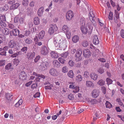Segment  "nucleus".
Listing matches in <instances>:
<instances>
[{"instance_id":"f257e3e1","label":"nucleus","mask_w":124,"mask_h":124,"mask_svg":"<svg viewBox=\"0 0 124 124\" xmlns=\"http://www.w3.org/2000/svg\"><path fill=\"white\" fill-rule=\"evenodd\" d=\"M50 27L48 30V32L50 35H52L54 33L55 31L58 30V28L56 24H51L50 25Z\"/></svg>"},{"instance_id":"f03ea898","label":"nucleus","mask_w":124,"mask_h":124,"mask_svg":"<svg viewBox=\"0 0 124 124\" xmlns=\"http://www.w3.org/2000/svg\"><path fill=\"white\" fill-rule=\"evenodd\" d=\"M36 74V76L37 77H36L35 78V81L36 82H42L43 81V80L42 78L44 79L46 77L44 75L39 74H36Z\"/></svg>"},{"instance_id":"7ed1b4c3","label":"nucleus","mask_w":124,"mask_h":124,"mask_svg":"<svg viewBox=\"0 0 124 124\" xmlns=\"http://www.w3.org/2000/svg\"><path fill=\"white\" fill-rule=\"evenodd\" d=\"M49 52V48L45 46H43L41 48V54L44 55L47 54Z\"/></svg>"},{"instance_id":"20e7f679","label":"nucleus","mask_w":124,"mask_h":124,"mask_svg":"<svg viewBox=\"0 0 124 124\" xmlns=\"http://www.w3.org/2000/svg\"><path fill=\"white\" fill-rule=\"evenodd\" d=\"M74 16L73 12L72 11H68L66 15V17L67 20L70 21L71 20Z\"/></svg>"},{"instance_id":"39448f33","label":"nucleus","mask_w":124,"mask_h":124,"mask_svg":"<svg viewBox=\"0 0 124 124\" xmlns=\"http://www.w3.org/2000/svg\"><path fill=\"white\" fill-rule=\"evenodd\" d=\"M83 55L84 57L88 58L91 55V53L88 49H85L83 51Z\"/></svg>"},{"instance_id":"423d86ee","label":"nucleus","mask_w":124,"mask_h":124,"mask_svg":"<svg viewBox=\"0 0 124 124\" xmlns=\"http://www.w3.org/2000/svg\"><path fill=\"white\" fill-rule=\"evenodd\" d=\"M27 78L26 74L24 71H22L20 72L19 76V79L21 80H26Z\"/></svg>"},{"instance_id":"0eeeda50","label":"nucleus","mask_w":124,"mask_h":124,"mask_svg":"<svg viewBox=\"0 0 124 124\" xmlns=\"http://www.w3.org/2000/svg\"><path fill=\"white\" fill-rule=\"evenodd\" d=\"M92 96L94 98L97 97L99 95V90L95 89L93 90L92 93Z\"/></svg>"},{"instance_id":"6e6552de","label":"nucleus","mask_w":124,"mask_h":124,"mask_svg":"<svg viewBox=\"0 0 124 124\" xmlns=\"http://www.w3.org/2000/svg\"><path fill=\"white\" fill-rule=\"evenodd\" d=\"M10 34H12L13 35L16 36L19 35V31L17 29H13L11 31H10Z\"/></svg>"},{"instance_id":"1a4fd4ad","label":"nucleus","mask_w":124,"mask_h":124,"mask_svg":"<svg viewBox=\"0 0 124 124\" xmlns=\"http://www.w3.org/2000/svg\"><path fill=\"white\" fill-rule=\"evenodd\" d=\"M49 73L51 75L54 76H56L57 74V70L53 68H51L49 70Z\"/></svg>"},{"instance_id":"9d476101","label":"nucleus","mask_w":124,"mask_h":124,"mask_svg":"<svg viewBox=\"0 0 124 124\" xmlns=\"http://www.w3.org/2000/svg\"><path fill=\"white\" fill-rule=\"evenodd\" d=\"M35 54L34 52L27 53L26 55L27 56V58L30 60L31 59L34 57Z\"/></svg>"},{"instance_id":"9b49d317","label":"nucleus","mask_w":124,"mask_h":124,"mask_svg":"<svg viewBox=\"0 0 124 124\" xmlns=\"http://www.w3.org/2000/svg\"><path fill=\"white\" fill-rule=\"evenodd\" d=\"M82 54V50L80 49H78L76 51V53L75 54V56L77 57H80L81 56Z\"/></svg>"},{"instance_id":"f8f14e48","label":"nucleus","mask_w":124,"mask_h":124,"mask_svg":"<svg viewBox=\"0 0 124 124\" xmlns=\"http://www.w3.org/2000/svg\"><path fill=\"white\" fill-rule=\"evenodd\" d=\"M90 76L91 78L94 80H96L98 77L97 74L94 72L91 73L90 74Z\"/></svg>"},{"instance_id":"ddd939ff","label":"nucleus","mask_w":124,"mask_h":124,"mask_svg":"<svg viewBox=\"0 0 124 124\" xmlns=\"http://www.w3.org/2000/svg\"><path fill=\"white\" fill-rule=\"evenodd\" d=\"M19 4L18 3H16L14 4H13L11 6L10 9V10H14L17 8L19 6Z\"/></svg>"},{"instance_id":"4468645a","label":"nucleus","mask_w":124,"mask_h":124,"mask_svg":"<svg viewBox=\"0 0 124 124\" xmlns=\"http://www.w3.org/2000/svg\"><path fill=\"white\" fill-rule=\"evenodd\" d=\"M44 12V8L43 7L40 8L38 10V14L39 16H42Z\"/></svg>"},{"instance_id":"2eb2a0df","label":"nucleus","mask_w":124,"mask_h":124,"mask_svg":"<svg viewBox=\"0 0 124 124\" xmlns=\"http://www.w3.org/2000/svg\"><path fill=\"white\" fill-rule=\"evenodd\" d=\"M9 47L10 48H13L16 46V44L15 41L13 40H11L8 43Z\"/></svg>"},{"instance_id":"dca6fc26","label":"nucleus","mask_w":124,"mask_h":124,"mask_svg":"<svg viewBox=\"0 0 124 124\" xmlns=\"http://www.w3.org/2000/svg\"><path fill=\"white\" fill-rule=\"evenodd\" d=\"M53 63L54 66L57 68H59L60 65V63L57 60H54L53 61Z\"/></svg>"},{"instance_id":"f3484780","label":"nucleus","mask_w":124,"mask_h":124,"mask_svg":"<svg viewBox=\"0 0 124 124\" xmlns=\"http://www.w3.org/2000/svg\"><path fill=\"white\" fill-rule=\"evenodd\" d=\"M93 43L96 45L98 44L99 43L98 38L97 35H95L94 36V38L93 40Z\"/></svg>"},{"instance_id":"a211bd4d","label":"nucleus","mask_w":124,"mask_h":124,"mask_svg":"<svg viewBox=\"0 0 124 124\" xmlns=\"http://www.w3.org/2000/svg\"><path fill=\"white\" fill-rule=\"evenodd\" d=\"M81 30L82 32L84 34H86L87 32V29L83 25L81 26Z\"/></svg>"},{"instance_id":"6ab92c4d","label":"nucleus","mask_w":124,"mask_h":124,"mask_svg":"<svg viewBox=\"0 0 124 124\" xmlns=\"http://www.w3.org/2000/svg\"><path fill=\"white\" fill-rule=\"evenodd\" d=\"M60 41V39L57 40L55 39L54 40V43L56 47H60V45L61 44Z\"/></svg>"},{"instance_id":"aec40b11","label":"nucleus","mask_w":124,"mask_h":124,"mask_svg":"<svg viewBox=\"0 0 124 124\" xmlns=\"http://www.w3.org/2000/svg\"><path fill=\"white\" fill-rule=\"evenodd\" d=\"M86 85L88 87H93L94 86L93 83L92 82L89 81H86Z\"/></svg>"},{"instance_id":"412c9836","label":"nucleus","mask_w":124,"mask_h":124,"mask_svg":"<svg viewBox=\"0 0 124 124\" xmlns=\"http://www.w3.org/2000/svg\"><path fill=\"white\" fill-rule=\"evenodd\" d=\"M5 96L6 98L9 100H11L13 98L12 95L9 93L6 94H5Z\"/></svg>"},{"instance_id":"4be33fe9","label":"nucleus","mask_w":124,"mask_h":124,"mask_svg":"<svg viewBox=\"0 0 124 124\" xmlns=\"http://www.w3.org/2000/svg\"><path fill=\"white\" fill-rule=\"evenodd\" d=\"M9 7L8 5L5 4L2 7H1L0 8V10L1 11H6L8 9Z\"/></svg>"},{"instance_id":"5701e85b","label":"nucleus","mask_w":124,"mask_h":124,"mask_svg":"<svg viewBox=\"0 0 124 124\" xmlns=\"http://www.w3.org/2000/svg\"><path fill=\"white\" fill-rule=\"evenodd\" d=\"M82 80V77L80 75H78L75 78V80L78 82H80Z\"/></svg>"},{"instance_id":"b1692460","label":"nucleus","mask_w":124,"mask_h":124,"mask_svg":"<svg viewBox=\"0 0 124 124\" xmlns=\"http://www.w3.org/2000/svg\"><path fill=\"white\" fill-rule=\"evenodd\" d=\"M79 37L75 35L72 38V41L74 43L77 42L79 40Z\"/></svg>"},{"instance_id":"393cba45","label":"nucleus","mask_w":124,"mask_h":124,"mask_svg":"<svg viewBox=\"0 0 124 124\" xmlns=\"http://www.w3.org/2000/svg\"><path fill=\"white\" fill-rule=\"evenodd\" d=\"M2 31L3 34L5 35H8L9 34V30L6 28H4Z\"/></svg>"},{"instance_id":"a878e982","label":"nucleus","mask_w":124,"mask_h":124,"mask_svg":"<svg viewBox=\"0 0 124 124\" xmlns=\"http://www.w3.org/2000/svg\"><path fill=\"white\" fill-rule=\"evenodd\" d=\"M114 20H116L118 19L119 17V14L116 10H115V14L114 15Z\"/></svg>"},{"instance_id":"bb28decb","label":"nucleus","mask_w":124,"mask_h":124,"mask_svg":"<svg viewBox=\"0 0 124 124\" xmlns=\"http://www.w3.org/2000/svg\"><path fill=\"white\" fill-rule=\"evenodd\" d=\"M45 32L44 31H41L39 33L38 38L39 39H42L44 35Z\"/></svg>"},{"instance_id":"cd10ccee","label":"nucleus","mask_w":124,"mask_h":124,"mask_svg":"<svg viewBox=\"0 0 124 124\" xmlns=\"http://www.w3.org/2000/svg\"><path fill=\"white\" fill-rule=\"evenodd\" d=\"M69 77L71 78H73L74 77V74L72 70H70L67 73Z\"/></svg>"},{"instance_id":"c85d7f7f","label":"nucleus","mask_w":124,"mask_h":124,"mask_svg":"<svg viewBox=\"0 0 124 124\" xmlns=\"http://www.w3.org/2000/svg\"><path fill=\"white\" fill-rule=\"evenodd\" d=\"M51 56L52 58H57L58 57L57 54L55 52L53 51L51 53Z\"/></svg>"},{"instance_id":"c756f323","label":"nucleus","mask_w":124,"mask_h":124,"mask_svg":"<svg viewBox=\"0 0 124 124\" xmlns=\"http://www.w3.org/2000/svg\"><path fill=\"white\" fill-rule=\"evenodd\" d=\"M81 44L82 46L85 47L89 45V44L87 41L84 40L82 42Z\"/></svg>"},{"instance_id":"7c9ffc66","label":"nucleus","mask_w":124,"mask_h":124,"mask_svg":"<svg viewBox=\"0 0 124 124\" xmlns=\"http://www.w3.org/2000/svg\"><path fill=\"white\" fill-rule=\"evenodd\" d=\"M34 23L35 25H38L39 24V21L38 17H35L34 19Z\"/></svg>"},{"instance_id":"2f4dec72","label":"nucleus","mask_w":124,"mask_h":124,"mask_svg":"<svg viewBox=\"0 0 124 124\" xmlns=\"http://www.w3.org/2000/svg\"><path fill=\"white\" fill-rule=\"evenodd\" d=\"M49 63L47 62L46 63H42L41 65L42 68V69H45L48 66Z\"/></svg>"},{"instance_id":"473e14b6","label":"nucleus","mask_w":124,"mask_h":124,"mask_svg":"<svg viewBox=\"0 0 124 124\" xmlns=\"http://www.w3.org/2000/svg\"><path fill=\"white\" fill-rule=\"evenodd\" d=\"M25 41L27 44H29L32 42V40L30 38H27L25 40Z\"/></svg>"},{"instance_id":"72a5a7b5","label":"nucleus","mask_w":124,"mask_h":124,"mask_svg":"<svg viewBox=\"0 0 124 124\" xmlns=\"http://www.w3.org/2000/svg\"><path fill=\"white\" fill-rule=\"evenodd\" d=\"M68 28L67 25H65L63 26L62 30L64 31V32H67L68 30Z\"/></svg>"},{"instance_id":"f704fd0d","label":"nucleus","mask_w":124,"mask_h":124,"mask_svg":"<svg viewBox=\"0 0 124 124\" xmlns=\"http://www.w3.org/2000/svg\"><path fill=\"white\" fill-rule=\"evenodd\" d=\"M106 106L107 108H110L112 107L111 103L109 102L108 101H107L105 103Z\"/></svg>"},{"instance_id":"c9c22d12","label":"nucleus","mask_w":124,"mask_h":124,"mask_svg":"<svg viewBox=\"0 0 124 124\" xmlns=\"http://www.w3.org/2000/svg\"><path fill=\"white\" fill-rule=\"evenodd\" d=\"M89 29H87V32L89 34H91L93 30V27L91 25H89L88 26Z\"/></svg>"},{"instance_id":"e433bc0d","label":"nucleus","mask_w":124,"mask_h":124,"mask_svg":"<svg viewBox=\"0 0 124 124\" xmlns=\"http://www.w3.org/2000/svg\"><path fill=\"white\" fill-rule=\"evenodd\" d=\"M68 52L67 51L63 54H61V55L62 57L64 58H66L68 56Z\"/></svg>"},{"instance_id":"4c0bfd02","label":"nucleus","mask_w":124,"mask_h":124,"mask_svg":"<svg viewBox=\"0 0 124 124\" xmlns=\"http://www.w3.org/2000/svg\"><path fill=\"white\" fill-rule=\"evenodd\" d=\"M58 60L61 63L63 64H64L66 62V61L64 59L61 57L59 58H58Z\"/></svg>"},{"instance_id":"58836bf2","label":"nucleus","mask_w":124,"mask_h":124,"mask_svg":"<svg viewBox=\"0 0 124 124\" xmlns=\"http://www.w3.org/2000/svg\"><path fill=\"white\" fill-rule=\"evenodd\" d=\"M62 71L64 73L67 72L68 71V68L66 66L64 67L62 69Z\"/></svg>"},{"instance_id":"ea45409f","label":"nucleus","mask_w":124,"mask_h":124,"mask_svg":"<svg viewBox=\"0 0 124 124\" xmlns=\"http://www.w3.org/2000/svg\"><path fill=\"white\" fill-rule=\"evenodd\" d=\"M12 66V64L10 63H8L7 65H6L5 67V69L6 70H9L10 69H11V67Z\"/></svg>"},{"instance_id":"a19ab883","label":"nucleus","mask_w":124,"mask_h":124,"mask_svg":"<svg viewBox=\"0 0 124 124\" xmlns=\"http://www.w3.org/2000/svg\"><path fill=\"white\" fill-rule=\"evenodd\" d=\"M107 84L108 85L111 84L112 82V80L111 79L108 78H107L106 79Z\"/></svg>"},{"instance_id":"79ce46f5","label":"nucleus","mask_w":124,"mask_h":124,"mask_svg":"<svg viewBox=\"0 0 124 124\" xmlns=\"http://www.w3.org/2000/svg\"><path fill=\"white\" fill-rule=\"evenodd\" d=\"M29 4L28 0H23V4L24 6H27Z\"/></svg>"},{"instance_id":"37998d69","label":"nucleus","mask_w":124,"mask_h":124,"mask_svg":"<svg viewBox=\"0 0 124 124\" xmlns=\"http://www.w3.org/2000/svg\"><path fill=\"white\" fill-rule=\"evenodd\" d=\"M89 16L90 19V17H91L92 18L93 20H94V17L93 16V12H89Z\"/></svg>"},{"instance_id":"c03bdc74","label":"nucleus","mask_w":124,"mask_h":124,"mask_svg":"<svg viewBox=\"0 0 124 124\" xmlns=\"http://www.w3.org/2000/svg\"><path fill=\"white\" fill-rule=\"evenodd\" d=\"M0 21H6V19L5 16L4 15H1L0 17Z\"/></svg>"},{"instance_id":"a18cd8bd","label":"nucleus","mask_w":124,"mask_h":124,"mask_svg":"<svg viewBox=\"0 0 124 124\" xmlns=\"http://www.w3.org/2000/svg\"><path fill=\"white\" fill-rule=\"evenodd\" d=\"M98 83L101 85H103L105 84V82L102 79H101L98 82Z\"/></svg>"},{"instance_id":"49530a36","label":"nucleus","mask_w":124,"mask_h":124,"mask_svg":"<svg viewBox=\"0 0 124 124\" xmlns=\"http://www.w3.org/2000/svg\"><path fill=\"white\" fill-rule=\"evenodd\" d=\"M53 86V85L52 84H50L49 85H47L45 87V89L46 90L52 89V87Z\"/></svg>"},{"instance_id":"de8ad7c7","label":"nucleus","mask_w":124,"mask_h":124,"mask_svg":"<svg viewBox=\"0 0 124 124\" xmlns=\"http://www.w3.org/2000/svg\"><path fill=\"white\" fill-rule=\"evenodd\" d=\"M74 89H75V90H74L73 91V92L74 93H77V92L79 91V87L78 86H75Z\"/></svg>"},{"instance_id":"09e8293b","label":"nucleus","mask_w":124,"mask_h":124,"mask_svg":"<svg viewBox=\"0 0 124 124\" xmlns=\"http://www.w3.org/2000/svg\"><path fill=\"white\" fill-rule=\"evenodd\" d=\"M6 61L5 60H1L0 61V66H3L5 65Z\"/></svg>"},{"instance_id":"8fccbe9b","label":"nucleus","mask_w":124,"mask_h":124,"mask_svg":"<svg viewBox=\"0 0 124 124\" xmlns=\"http://www.w3.org/2000/svg\"><path fill=\"white\" fill-rule=\"evenodd\" d=\"M68 63L70 66L72 67L74 65V63L72 60H70L68 62Z\"/></svg>"},{"instance_id":"3c124183","label":"nucleus","mask_w":124,"mask_h":124,"mask_svg":"<svg viewBox=\"0 0 124 124\" xmlns=\"http://www.w3.org/2000/svg\"><path fill=\"white\" fill-rule=\"evenodd\" d=\"M19 60L16 59H15L14 60L13 62L14 64L16 65V66L19 63Z\"/></svg>"},{"instance_id":"603ef678","label":"nucleus","mask_w":124,"mask_h":124,"mask_svg":"<svg viewBox=\"0 0 124 124\" xmlns=\"http://www.w3.org/2000/svg\"><path fill=\"white\" fill-rule=\"evenodd\" d=\"M113 13H112L110 12L108 16V18L110 20H112L113 19Z\"/></svg>"},{"instance_id":"864d4df0","label":"nucleus","mask_w":124,"mask_h":124,"mask_svg":"<svg viewBox=\"0 0 124 124\" xmlns=\"http://www.w3.org/2000/svg\"><path fill=\"white\" fill-rule=\"evenodd\" d=\"M5 21H0V25L3 27H6V24L5 22Z\"/></svg>"},{"instance_id":"5fc2aeb1","label":"nucleus","mask_w":124,"mask_h":124,"mask_svg":"<svg viewBox=\"0 0 124 124\" xmlns=\"http://www.w3.org/2000/svg\"><path fill=\"white\" fill-rule=\"evenodd\" d=\"M98 71L100 74H102L104 72V69L101 68H99Z\"/></svg>"},{"instance_id":"6e6d98bb","label":"nucleus","mask_w":124,"mask_h":124,"mask_svg":"<svg viewBox=\"0 0 124 124\" xmlns=\"http://www.w3.org/2000/svg\"><path fill=\"white\" fill-rule=\"evenodd\" d=\"M20 18L19 17H16L14 18V22L15 23H17L19 21Z\"/></svg>"},{"instance_id":"4d7b16f0","label":"nucleus","mask_w":124,"mask_h":124,"mask_svg":"<svg viewBox=\"0 0 124 124\" xmlns=\"http://www.w3.org/2000/svg\"><path fill=\"white\" fill-rule=\"evenodd\" d=\"M68 98L69 100H73L74 96L72 94H70L68 95Z\"/></svg>"},{"instance_id":"13d9d810","label":"nucleus","mask_w":124,"mask_h":124,"mask_svg":"<svg viewBox=\"0 0 124 124\" xmlns=\"http://www.w3.org/2000/svg\"><path fill=\"white\" fill-rule=\"evenodd\" d=\"M40 93L39 92H37L33 96L34 98H36L37 97H39L40 96Z\"/></svg>"},{"instance_id":"bf43d9fd","label":"nucleus","mask_w":124,"mask_h":124,"mask_svg":"<svg viewBox=\"0 0 124 124\" xmlns=\"http://www.w3.org/2000/svg\"><path fill=\"white\" fill-rule=\"evenodd\" d=\"M24 22V20L22 17H21L20 18L19 21L20 23L21 24H23Z\"/></svg>"},{"instance_id":"052dcab7","label":"nucleus","mask_w":124,"mask_h":124,"mask_svg":"<svg viewBox=\"0 0 124 124\" xmlns=\"http://www.w3.org/2000/svg\"><path fill=\"white\" fill-rule=\"evenodd\" d=\"M37 85L36 83V84H33L31 86V88H36L37 87Z\"/></svg>"},{"instance_id":"680f3d73","label":"nucleus","mask_w":124,"mask_h":124,"mask_svg":"<svg viewBox=\"0 0 124 124\" xmlns=\"http://www.w3.org/2000/svg\"><path fill=\"white\" fill-rule=\"evenodd\" d=\"M76 58L75 59V60L76 62H79L82 59V57H78L76 56Z\"/></svg>"},{"instance_id":"e2e57ef3","label":"nucleus","mask_w":124,"mask_h":124,"mask_svg":"<svg viewBox=\"0 0 124 124\" xmlns=\"http://www.w3.org/2000/svg\"><path fill=\"white\" fill-rule=\"evenodd\" d=\"M121 35L123 38H124V30L122 29L121 31Z\"/></svg>"},{"instance_id":"0e129e2a","label":"nucleus","mask_w":124,"mask_h":124,"mask_svg":"<svg viewBox=\"0 0 124 124\" xmlns=\"http://www.w3.org/2000/svg\"><path fill=\"white\" fill-rule=\"evenodd\" d=\"M84 75L85 76V77L86 78L88 77L89 75V72L87 71L85 72Z\"/></svg>"},{"instance_id":"69168bd1","label":"nucleus","mask_w":124,"mask_h":124,"mask_svg":"<svg viewBox=\"0 0 124 124\" xmlns=\"http://www.w3.org/2000/svg\"><path fill=\"white\" fill-rule=\"evenodd\" d=\"M116 111L118 112H120L122 111V110L119 107H116Z\"/></svg>"},{"instance_id":"338daca9","label":"nucleus","mask_w":124,"mask_h":124,"mask_svg":"<svg viewBox=\"0 0 124 124\" xmlns=\"http://www.w3.org/2000/svg\"><path fill=\"white\" fill-rule=\"evenodd\" d=\"M27 47H24L21 49V51L23 52L24 51L25 52L27 51Z\"/></svg>"},{"instance_id":"774afa93","label":"nucleus","mask_w":124,"mask_h":124,"mask_svg":"<svg viewBox=\"0 0 124 124\" xmlns=\"http://www.w3.org/2000/svg\"><path fill=\"white\" fill-rule=\"evenodd\" d=\"M15 1H16L15 0H12V1L9 0L8 2V3L9 4H12L15 3Z\"/></svg>"}]
</instances>
